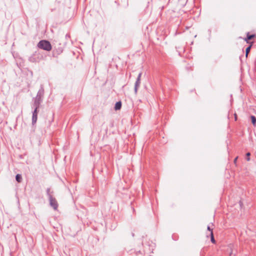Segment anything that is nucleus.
I'll list each match as a JSON object with an SVG mask.
<instances>
[{
    "mask_svg": "<svg viewBox=\"0 0 256 256\" xmlns=\"http://www.w3.org/2000/svg\"><path fill=\"white\" fill-rule=\"evenodd\" d=\"M140 81L136 80L135 84H134V91L135 94H136L138 92V90L140 86Z\"/></svg>",
    "mask_w": 256,
    "mask_h": 256,
    "instance_id": "7",
    "label": "nucleus"
},
{
    "mask_svg": "<svg viewBox=\"0 0 256 256\" xmlns=\"http://www.w3.org/2000/svg\"><path fill=\"white\" fill-rule=\"evenodd\" d=\"M44 88L42 84L40 85V88L38 91L36 97L42 98L44 94Z\"/></svg>",
    "mask_w": 256,
    "mask_h": 256,
    "instance_id": "4",
    "label": "nucleus"
},
{
    "mask_svg": "<svg viewBox=\"0 0 256 256\" xmlns=\"http://www.w3.org/2000/svg\"><path fill=\"white\" fill-rule=\"evenodd\" d=\"M28 60L30 62H36V58L34 57V54H32V56H30L29 58H28Z\"/></svg>",
    "mask_w": 256,
    "mask_h": 256,
    "instance_id": "12",
    "label": "nucleus"
},
{
    "mask_svg": "<svg viewBox=\"0 0 256 256\" xmlns=\"http://www.w3.org/2000/svg\"><path fill=\"white\" fill-rule=\"evenodd\" d=\"M172 238H173L174 240H176V239H174L173 236H172Z\"/></svg>",
    "mask_w": 256,
    "mask_h": 256,
    "instance_id": "25",
    "label": "nucleus"
},
{
    "mask_svg": "<svg viewBox=\"0 0 256 256\" xmlns=\"http://www.w3.org/2000/svg\"><path fill=\"white\" fill-rule=\"evenodd\" d=\"M208 32H209L210 33V32H211V30H210V29H209V30H208Z\"/></svg>",
    "mask_w": 256,
    "mask_h": 256,
    "instance_id": "24",
    "label": "nucleus"
},
{
    "mask_svg": "<svg viewBox=\"0 0 256 256\" xmlns=\"http://www.w3.org/2000/svg\"><path fill=\"white\" fill-rule=\"evenodd\" d=\"M16 180L18 183L21 182L22 180V174H16Z\"/></svg>",
    "mask_w": 256,
    "mask_h": 256,
    "instance_id": "8",
    "label": "nucleus"
},
{
    "mask_svg": "<svg viewBox=\"0 0 256 256\" xmlns=\"http://www.w3.org/2000/svg\"><path fill=\"white\" fill-rule=\"evenodd\" d=\"M142 74L141 72L139 73V74L136 78V80H138V81L140 82Z\"/></svg>",
    "mask_w": 256,
    "mask_h": 256,
    "instance_id": "18",
    "label": "nucleus"
},
{
    "mask_svg": "<svg viewBox=\"0 0 256 256\" xmlns=\"http://www.w3.org/2000/svg\"><path fill=\"white\" fill-rule=\"evenodd\" d=\"M66 36L68 37V34H66Z\"/></svg>",
    "mask_w": 256,
    "mask_h": 256,
    "instance_id": "27",
    "label": "nucleus"
},
{
    "mask_svg": "<svg viewBox=\"0 0 256 256\" xmlns=\"http://www.w3.org/2000/svg\"><path fill=\"white\" fill-rule=\"evenodd\" d=\"M256 36L255 34H250L249 32L246 34V36L244 38V40L246 43H249L248 40H251Z\"/></svg>",
    "mask_w": 256,
    "mask_h": 256,
    "instance_id": "5",
    "label": "nucleus"
},
{
    "mask_svg": "<svg viewBox=\"0 0 256 256\" xmlns=\"http://www.w3.org/2000/svg\"><path fill=\"white\" fill-rule=\"evenodd\" d=\"M252 44H251V45H250V46H248L246 48V57H247V56H248V54H249V52H250V49H251V48H252Z\"/></svg>",
    "mask_w": 256,
    "mask_h": 256,
    "instance_id": "13",
    "label": "nucleus"
},
{
    "mask_svg": "<svg viewBox=\"0 0 256 256\" xmlns=\"http://www.w3.org/2000/svg\"><path fill=\"white\" fill-rule=\"evenodd\" d=\"M38 112L39 110L36 109H34L33 111H32V124L33 126H35L36 123Z\"/></svg>",
    "mask_w": 256,
    "mask_h": 256,
    "instance_id": "3",
    "label": "nucleus"
},
{
    "mask_svg": "<svg viewBox=\"0 0 256 256\" xmlns=\"http://www.w3.org/2000/svg\"><path fill=\"white\" fill-rule=\"evenodd\" d=\"M46 195H47L48 198H50V196H52L51 193H53V192H50V188H48L46 189Z\"/></svg>",
    "mask_w": 256,
    "mask_h": 256,
    "instance_id": "16",
    "label": "nucleus"
},
{
    "mask_svg": "<svg viewBox=\"0 0 256 256\" xmlns=\"http://www.w3.org/2000/svg\"><path fill=\"white\" fill-rule=\"evenodd\" d=\"M66 36L68 37V34H66Z\"/></svg>",
    "mask_w": 256,
    "mask_h": 256,
    "instance_id": "26",
    "label": "nucleus"
},
{
    "mask_svg": "<svg viewBox=\"0 0 256 256\" xmlns=\"http://www.w3.org/2000/svg\"><path fill=\"white\" fill-rule=\"evenodd\" d=\"M250 152H248L246 154V159L247 161L250 160Z\"/></svg>",
    "mask_w": 256,
    "mask_h": 256,
    "instance_id": "17",
    "label": "nucleus"
},
{
    "mask_svg": "<svg viewBox=\"0 0 256 256\" xmlns=\"http://www.w3.org/2000/svg\"><path fill=\"white\" fill-rule=\"evenodd\" d=\"M122 106V103L121 101L116 102L115 104L114 108L116 110H120Z\"/></svg>",
    "mask_w": 256,
    "mask_h": 256,
    "instance_id": "6",
    "label": "nucleus"
},
{
    "mask_svg": "<svg viewBox=\"0 0 256 256\" xmlns=\"http://www.w3.org/2000/svg\"><path fill=\"white\" fill-rule=\"evenodd\" d=\"M32 100L34 101V102L38 103V104H41L42 102V98H37V97L34 98Z\"/></svg>",
    "mask_w": 256,
    "mask_h": 256,
    "instance_id": "9",
    "label": "nucleus"
},
{
    "mask_svg": "<svg viewBox=\"0 0 256 256\" xmlns=\"http://www.w3.org/2000/svg\"><path fill=\"white\" fill-rule=\"evenodd\" d=\"M232 256V250L231 252L230 253V256Z\"/></svg>",
    "mask_w": 256,
    "mask_h": 256,
    "instance_id": "22",
    "label": "nucleus"
},
{
    "mask_svg": "<svg viewBox=\"0 0 256 256\" xmlns=\"http://www.w3.org/2000/svg\"><path fill=\"white\" fill-rule=\"evenodd\" d=\"M239 204H240V206L242 208V202L241 201H240Z\"/></svg>",
    "mask_w": 256,
    "mask_h": 256,
    "instance_id": "21",
    "label": "nucleus"
},
{
    "mask_svg": "<svg viewBox=\"0 0 256 256\" xmlns=\"http://www.w3.org/2000/svg\"><path fill=\"white\" fill-rule=\"evenodd\" d=\"M210 240H211L212 242V244H215L216 242V240H214L213 232L210 233Z\"/></svg>",
    "mask_w": 256,
    "mask_h": 256,
    "instance_id": "15",
    "label": "nucleus"
},
{
    "mask_svg": "<svg viewBox=\"0 0 256 256\" xmlns=\"http://www.w3.org/2000/svg\"><path fill=\"white\" fill-rule=\"evenodd\" d=\"M40 106V104L33 102V104L32 106V108L34 109L39 110Z\"/></svg>",
    "mask_w": 256,
    "mask_h": 256,
    "instance_id": "11",
    "label": "nucleus"
},
{
    "mask_svg": "<svg viewBox=\"0 0 256 256\" xmlns=\"http://www.w3.org/2000/svg\"><path fill=\"white\" fill-rule=\"evenodd\" d=\"M132 236L134 237V232H132Z\"/></svg>",
    "mask_w": 256,
    "mask_h": 256,
    "instance_id": "23",
    "label": "nucleus"
},
{
    "mask_svg": "<svg viewBox=\"0 0 256 256\" xmlns=\"http://www.w3.org/2000/svg\"><path fill=\"white\" fill-rule=\"evenodd\" d=\"M251 122L252 124L255 126L256 124V117L254 115H251L250 116Z\"/></svg>",
    "mask_w": 256,
    "mask_h": 256,
    "instance_id": "10",
    "label": "nucleus"
},
{
    "mask_svg": "<svg viewBox=\"0 0 256 256\" xmlns=\"http://www.w3.org/2000/svg\"><path fill=\"white\" fill-rule=\"evenodd\" d=\"M207 230H208L210 231V233L213 232H212V228H210V226H208Z\"/></svg>",
    "mask_w": 256,
    "mask_h": 256,
    "instance_id": "19",
    "label": "nucleus"
},
{
    "mask_svg": "<svg viewBox=\"0 0 256 256\" xmlns=\"http://www.w3.org/2000/svg\"><path fill=\"white\" fill-rule=\"evenodd\" d=\"M235 255L233 256H234Z\"/></svg>",
    "mask_w": 256,
    "mask_h": 256,
    "instance_id": "28",
    "label": "nucleus"
},
{
    "mask_svg": "<svg viewBox=\"0 0 256 256\" xmlns=\"http://www.w3.org/2000/svg\"><path fill=\"white\" fill-rule=\"evenodd\" d=\"M38 48L50 52L52 49V46L50 42L46 40H40L37 44Z\"/></svg>",
    "mask_w": 256,
    "mask_h": 256,
    "instance_id": "1",
    "label": "nucleus"
},
{
    "mask_svg": "<svg viewBox=\"0 0 256 256\" xmlns=\"http://www.w3.org/2000/svg\"><path fill=\"white\" fill-rule=\"evenodd\" d=\"M63 51V49L62 47H58V48L56 49V53L57 54H60Z\"/></svg>",
    "mask_w": 256,
    "mask_h": 256,
    "instance_id": "14",
    "label": "nucleus"
},
{
    "mask_svg": "<svg viewBox=\"0 0 256 256\" xmlns=\"http://www.w3.org/2000/svg\"><path fill=\"white\" fill-rule=\"evenodd\" d=\"M48 200L50 202V206L52 207L54 210H57L58 205L56 198L52 196H50Z\"/></svg>",
    "mask_w": 256,
    "mask_h": 256,
    "instance_id": "2",
    "label": "nucleus"
},
{
    "mask_svg": "<svg viewBox=\"0 0 256 256\" xmlns=\"http://www.w3.org/2000/svg\"><path fill=\"white\" fill-rule=\"evenodd\" d=\"M238 158V156H236V158H234V164H236Z\"/></svg>",
    "mask_w": 256,
    "mask_h": 256,
    "instance_id": "20",
    "label": "nucleus"
}]
</instances>
